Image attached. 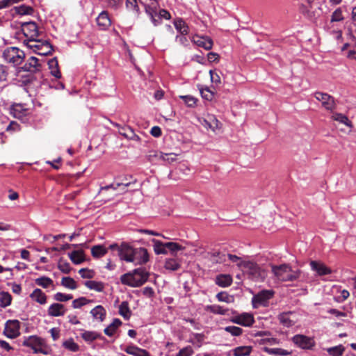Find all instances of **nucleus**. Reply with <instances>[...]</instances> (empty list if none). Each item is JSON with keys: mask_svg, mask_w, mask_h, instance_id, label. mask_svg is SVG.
I'll use <instances>...</instances> for the list:
<instances>
[{"mask_svg": "<svg viewBox=\"0 0 356 356\" xmlns=\"http://www.w3.org/2000/svg\"><path fill=\"white\" fill-rule=\"evenodd\" d=\"M149 276V273L143 268H138L122 275L120 277L122 284L131 287H139L145 284Z\"/></svg>", "mask_w": 356, "mask_h": 356, "instance_id": "obj_1", "label": "nucleus"}, {"mask_svg": "<svg viewBox=\"0 0 356 356\" xmlns=\"http://www.w3.org/2000/svg\"><path fill=\"white\" fill-rule=\"evenodd\" d=\"M238 266L242 270L245 275L254 282H262L267 275L265 269L252 261H240Z\"/></svg>", "mask_w": 356, "mask_h": 356, "instance_id": "obj_2", "label": "nucleus"}, {"mask_svg": "<svg viewBox=\"0 0 356 356\" xmlns=\"http://www.w3.org/2000/svg\"><path fill=\"white\" fill-rule=\"evenodd\" d=\"M272 272L275 277L280 282L296 281L299 279L301 274L300 270H293L288 264L272 266Z\"/></svg>", "mask_w": 356, "mask_h": 356, "instance_id": "obj_3", "label": "nucleus"}, {"mask_svg": "<svg viewBox=\"0 0 356 356\" xmlns=\"http://www.w3.org/2000/svg\"><path fill=\"white\" fill-rule=\"evenodd\" d=\"M30 49L38 55L47 56L51 54L53 47L47 40H24L23 42Z\"/></svg>", "mask_w": 356, "mask_h": 356, "instance_id": "obj_4", "label": "nucleus"}, {"mask_svg": "<svg viewBox=\"0 0 356 356\" xmlns=\"http://www.w3.org/2000/svg\"><path fill=\"white\" fill-rule=\"evenodd\" d=\"M4 60L14 66L20 65L24 60V52L17 47H12L6 49L3 52Z\"/></svg>", "mask_w": 356, "mask_h": 356, "instance_id": "obj_5", "label": "nucleus"}, {"mask_svg": "<svg viewBox=\"0 0 356 356\" xmlns=\"http://www.w3.org/2000/svg\"><path fill=\"white\" fill-rule=\"evenodd\" d=\"M23 346L31 348L34 353L48 354L44 340L36 336H31L25 339L23 341Z\"/></svg>", "mask_w": 356, "mask_h": 356, "instance_id": "obj_6", "label": "nucleus"}, {"mask_svg": "<svg viewBox=\"0 0 356 356\" xmlns=\"http://www.w3.org/2000/svg\"><path fill=\"white\" fill-rule=\"evenodd\" d=\"M19 321L17 320H8L5 324L3 333L10 339H15L20 334Z\"/></svg>", "mask_w": 356, "mask_h": 356, "instance_id": "obj_7", "label": "nucleus"}, {"mask_svg": "<svg viewBox=\"0 0 356 356\" xmlns=\"http://www.w3.org/2000/svg\"><path fill=\"white\" fill-rule=\"evenodd\" d=\"M131 263L134 265H143L149 261V253L145 248H134Z\"/></svg>", "mask_w": 356, "mask_h": 356, "instance_id": "obj_8", "label": "nucleus"}, {"mask_svg": "<svg viewBox=\"0 0 356 356\" xmlns=\"http://www.w3.org/2000/svg\"><path fill=\"white\" fill-rule=\"evenodd\" d=\"M22 29L24 35L28 38L27 40H35L40 35L38 27L34 22L22 23Z\"/></svg>", "mask_w": 356, "mask_h": 356, "instance_id": "obj_9", "label": "nucleus"}, {"mask_svg": "<svg viewBox=\"0 0 356 356\" xmlns=\"http://www.w3.org/2000/svg\"><path fill=\"white\" fill-rule=\"evenodd\" d=\"M273 291L270 290H264L254 296L252 298V303L254 307L259 306H266L268 300L273 296Z\"/></svg>", "mask_w": 356, "mask_h": 356, "instance_id": "obj_10", "label": "nucleus"}, {"mask_svg": "<svg viewBox=\"0 0 356 356\" xmlns=\"http://www.w3.org/2000/svg\"><path fill=\"white\" fill-rule=\"evenodd\" d=\"M314 97L322 103V105L327 110H333L335 108L334 98L327 93L316 92Z\"/></svg>", "mask_w": 356, "mask_h": 356, "instance_id": "obj_11", "label": "nucleus"}, {"mask_svg": "<svg viewBox=\"0 0 356 356\" xmlns=\"http://www.w3.org/2000/svg\"><path fill=\"white\" fill-rule=\"evenodd\" d=\"M134 248L127 243H122L119 249L118 256L122 261L131 262L134 253Z\"/></svg>", "mask_w": 356, "mask_h": 356, "instance_id": "obj_12", "label": "nucleus"}, {"mask_svg": "<svg viewBox=\"0 0 356 356\" xmlns=\"http://www.w3.org/2000/svg\"><path fill=\"white\" fill-rule=\"evenodd\" d=\"M293 342L303 349H309L314 346V341L312 339L305 335L297 334L292 339Z\"/></svg>", "mask_w": 356, "mask_h": 356, "instance_id": "obj_13", "label": "nucleus"}, {"mask_svg": "<svg viewBox=\"0 0 356 356\" xmlns=\"http://www.w3.org/2000/svg\"><path fill=\"white\" fill-rule=\"evenodd\" d=\"M47 312L48 315L50 316H62L65 315L66 312V308L63 304L53 303L49 307Z\"/></svg>", "mask_w": 356, "mask_h": 356, "instance_id": "obj_14", "label": "nucleus"}, {"mask_svg": "<svg viewBox=\"0 0 356 356\" xmlns=\"http://www.w3.org/2000/svg\"><path fill=\"white\" fill-rule=\"evenodd\" d=\"M97 26L101 30H106L111 25L107 11H102L96 19Z\"/></svg>", "mask_w": 356, "mask_h": 356, "instance_id": "obj_15", "label": "nucleus"}, {"mask_svg": "<svg viewBox=\"0 0 356 356\" xmlns=\"http://www.w3.org/2000/svg\"><path fill=\"white\" fill-rule=\"evenodd\" d=\"M21 68L24 72H35L40 70V65L38 63V59L32 56Z\"/></svg>", "mask_w": 356, "mask_h": 356, "instance_id": "obj_16", "label": "nucleus"}, {"mask_svg": "<svg viewBox=\"0 0 356 356\" xmlns=\"http://www.w3.org/2000/svg\"><path fill=\"white\" fill-rule=\"evenodd\" d=\"M310 266L312 269L316 271L319 275H325L332 273L330 268L327 267L323 263L316 261H312L310 262Z\"/></svg>", "mask_w": 356, "mask_h": 356, "instance_id": "obj_17", "label": "nucleus"}, {"mask_svg": "<svg viewBox=\"0 0 356 356\" xmlns=\"http://www.w3.org/2000/svg\"><path fill=\"white\" fill-rule=\"evenodd\" d=\"M10 113L14 118L22 120L27 115L29 111L22 104H15L12 106Z\"/></svg>", "mask_w": 356, "mask_h": 356, "instance_id": "obj_18", "label": "nucleus"}, {"mask_svg": "<svg viewBox=\"0 0 356 356\" xmlns=\"http://www.w3.org/2000/svg\"><path fill=\"white\" fill-rule=\"evenodd\" d=\"M193 42L197 46L203 47L206 50H209L213 47V41L208 37H195Z\"/></svg>", "mask_w": 356, "mask_h": 356, "instance_id": "obj_19", "label": "nucleus"}, {"mask_svg": "<svg viewBox=\"0 0 356 356\" xmlns=\"http://www.w3.org/2000/svg\"><path fill=\"white\" fill-rule=\"evenodd\" d=\"M124 351L129 354L134 356H150L149 353L145 349H142L138 348L136 346H128Z\"/></svg>", "mask_w": 356, "mask_h": 356, "instance_id": "obj_20", "label": "nucleus"}, {"mask_svg": "<svg viewBox=\"0 0 356 356\" xmlns=\"http://www.w3.org/2000/svg\"><path fill=\"white\" fill-rule=\"evenodd\" d=\"M90 314L95 319L102 322L106 318V312L103 306L97 305L90 311Z\"/></svg>", "mask_w": 356, "mask_h": 356, "instance_id": "obj_21", "label": "nucleus"}, {"mask_svg": "<svg viewBox=\"0 0 356 356\" xmlns=\"http://www.w3.org/2000/svg\"><path fill=\"white\" fill-rule=\"evenodd\" d=\"M232 281V277L229 275L221 274L216 278V284L221 287L229 286Z\"/></svg>", "mask_w": 356, "mask_h": 356, "instance_id": "obj_22", "label": "nucleus"}, {"mask_svg": "<svg viewBox=\"0 0 356 356\" xmlns=\"http://www.w3.org/2000/svg\"><path fill=\"white\" fill-rule=\"evenodd\" d=\"M30 297L41 305H44L47 302V296L40 289H35L30 295Z\"/></svg>", "mask_w": 356, "mask_h": 356, "instance_id": "obj_23", "label": "nucleus"}, {"mask_svg": "<svg viewBox=\"0 0 356 356\" xmlns=\"http://www.w3.org/2000/svg\"><path fill=\"white\" fill-rule=\"evenodd\" d=\"M119 133L120 135L123 136L124 138L127 139L133 140H140L139 136L134 133V130L131 127H121L119 130Z\"/></svg>", "mask_w": 356, "mask_h": 356, "instance_id": "obj_24", "label": "nucleus"}, {"mask_svg": "<svg viewBox=\"0 0 356 356\" xmlns=\"http://www.w3.org/2000/svg\"><path fill=\"white\" fill-rule=\"evenodd\" d=\"M204 122L213 131L220 129L222 127L221 122L213 115H209Z\"/></svg>", "mask_w": 356, "mask_h": 356, "instance_id": "obj_25", "label": "nucleus"}, {"mask_svg": "<svg viewBox=\"0 0 356 356\" xmlns=\"http://www.w3.org/2000/svg\"><path fill=\"white\" fill-rule=\"evenodd\" d=\"M346 10L345 6L337 8L332 14L330 22H343L345 19V17L343 15V12Z\"/></svg>", "mask_w": 356, "mask_h": 356, "instance_id": "obj_26", "label": "nucleus"}, {"mask_svg": "<svg viewBox=\"0 0 356 356\" xmlns=\"http://www.w3.org/2000/svg\"><path fill=\"white\" fill-rule=\"evenodd\" d=\"M121 325L122 321L118 318H115L113 322L104 329V333L108 337H112Z\"/></svg>", "mask_w": 356, "mask_h": 356, "instance_id": "obj_27", "label": "nucleus"}, {"mask_svg": "<svg viewBox=\"0 0 356 356\" xmlns=\"http://www.w3.org/2000/svg\"><path fill=\"white\" fill-rule=\"evenodd\" d=\"M48 65L50 69L51 74L56 78L60 79L61 77V73L58 68V63L56 58L51 59L48 62Z\"/></svg>", "mask_w": 356, "mask_h": 356, "instance_id": "obj_28", "label": "nucleus"}, {"mask_svg": "<svg viewBox=\"0 0 356 356\" xmlns=\"http://www.w3.org/2000/svg\"><path fill=\"white\" fill-rule=\"evenodd\" d=\"M205 310L215 314L226 315L228 314L229 309L217 305H207Z\"/></svg>", "mask_w": 356, "mask_h": 356, "instance_id": "obj_29", "label": "nucleus"}, {"mask_svg": "<svg viewBox=\"0 0 356 356\" xmlns=\"http://www.w3.org/2000/svg\"><path fill=\"white\" fill-rule=\"evenodd\" d=\"M12 296L7 291H0V307L6 308L11 305Z\"/></svg>", "mask_w": 356, "mask_h": 356, "instance_id": "obj_30", "label": "nucleus"}, {"mask_svg": "<svg viewBox=\"0 0 356 356\" xmlns=\"http://www.w3.org/2000/svg\"><path fill=\"white\" fill-rule=\"evenodd\" d=\"M152 241L154 243V251L156 254H166L168 253L165 243L153 238Z\"/></svg>", "mask_w": 356, "mask_h": 356, "instance_id": "obj_31", "label": "nucleus"}, {"mask_svg": "<svg viewBox=\"0 0 356 356\" xmlns=\"http://www.w3.org/2000/svg\"><path fill=\"white\" fill-rule=\"evenodd\" d=\"M119 314L126 320H128L131 315V312L129 307V303L127 301L121 302L119 307Z\"/></svg>", "mask_w": 356, "mask_h": 356, "instance_id": "obj_32", "label": "nucleus"}, {"mask_svg": "<svg viewBox=\"0 0 356 356\" xmlns=\"http://www.w3.org/2000/svg\"><path fill=\"white\" fill-rule=\"evenodd\" d=\"M331 118L333 120L339 122L340 123H342L350 128L353 127L352 122L348 120L347 116L344 115L343 114L335 113L332 114Z\"/></svg>", "mask_w": 356, "mask_h": 356, "instance_id": "obj_33", "label": "nucleus"}, {"mask_svg": "<svg viewBox=\"0 0 356 356\" xmlns=\"http://www.w3.org/2000/svg\"><path fill=\"white\" fill-rule=\"evenodd\" d=\"M252 347L248 346H238L233 350L234 356H248L252 352Z\"/></svg>", "mask_w": 356, "mask_h": 356, "instance_id": "obj_34", "label": "nucleus"}, {"mask_svg": "<svg viewBox=\"0 0 356 356\" xmlns=\"http://www.w3.org/2000/svg\"><path fill=\"white\" fill-rule=\"evenodd\" d=\"M108 250L103 245H97L91 248V254L95 258H99L104 256Z\"/></svg>", "mask_w": 356, "mask_h": 356, "instance_id": "obj_35", "label": "nucleus"}, {"mask_svg": "<svg viewBox=\"0 0 356 356\" xmlns=\"http://www.w3.org/2000/svg\"><path fill=\"white\" fill-rule=\"evenodd\" d=\"M164 267L167 270H177L180 268V262L174 258L167 259L165 262Z\"/></svg>", "mask_w": 356, "mask_h": 356, "instance_id": "obj_36", "label": "nucleus"}, {"mask_svg": "<svg viewBox=\"0 0 356 356\" xmlns=\"http://www.w3.org/2000/svg\"><path fill=\"white\" fill-rule=\"evenodd\" d=\"M175 29L182 35L188 33V26L182 19H176L174 22Z\"/></svg>", "mask_w": 356, "mask_h": 356, "instance_id": "obj_37", "label": "nucleus"}, {"mask_svg": "<svg viewBox=\"0 0 356 356\" xmlns=\"http://www.w3.org/2000/svg\"><path fill=\"white\" fill-rule=\"evenodd\" d=\"M85 286L90 289L95 290L98 292H102L104 289V285L101 282L94 280L86 281L84 283Z\"/></svg>", "mask_w": 356, "mask_h": 356, "instance_id": "obj_38", "label": "nucleus"}, {"mask_svg": "<svg viewBox=\"0 0 356 356\" xmlns=\"http://www.w3.org/2000/svg\"><path fill=\"white\" fill-rule=\"evenodd\" d=\"M69 257L74 264H80L84 261L83 251H73L69 254Z\"/></svg>", "mask_w": 356, "mask_h": 356, "instance_id": "obj_39", "label": "nucleus"}, {"mask_svg": "<svg viewBox=\"0 0 356 356\" xmlns=\"http://www.w3.org/2000/svg\"><path fill=\"white\" fill-rule=\"evenodd\" d=\"M163 154L162 152L151 150L148 152L147 159L149 162L156 163L162 160Z\"/></svg>", "mask_w": 356, "mask_h": 356, "instance_id": "obj_40", "label": "nucleus"}, {"mask_svg": "<svg viewBox=\"0 0 356 356\" xmlns=\"http://www.w3.org/2000/svg\"><path fill=\"white\" fill-rule=\"evenodd\" d=\"M81 337L87 342H92L97 339L102 338L100 334L93 331H85L81 334Z\"/></svg>", "mask_w": 356, "mask_h": 356, "instance_id": "obj_41", "label": "nucleus"}, {"mask_svg": "<svg viewBox=\"0 0 356 356\" xmlns=\"http://www.w3.org/2000/svg\"><path fill=\"white\" fill-rule=\"evenodd\" d=\"M61 285L70 289H76L77 284L75 280L70 277H63L61 280Z\"/></svg>", "mask_w": 356, "mask_h": 356, "instance_id": "obj_42", "label": "nucleus"}, {"mask_svg": "<svg viewBox=\"0 0 356 356\" xmlns=\"http://www.w3.org/2000/svg\"><path fill=\"white\" fill-rule=\"evenodd\" d=\"M264 350L270 354L273 355H280V356H286L290 354V352L287 351L286 350H284L282 348H270L265 347L264 348Z\"/></svg>", "mask_w": 356, "mask_h": 356, "instance_id": "obj_43", "label": "nucleus"}, {"mask_svg": "<svg viewBox=\"0 0 356 356\" xmlns=\"http://www.w3.org/2000/svg\"><path fill=\"white\" fill-rule=\"evenodd\" d=\"M202 97L206 100L211 101L214 97V92L208 87L201 86L199 88Z\"/></svg>", "mask_w": 356, "mask_h": 356, "instance_id": "obj_44", "label": "nucleus"}, {"mask_svg": "<svg viewBox=\"0 0 356 356\" xmlns=\"http://www.w3.org/2000/svg\"><path fill=\"white\" fill-rule=\"evenodd\" d=\"M16 13L19 15H32L33 13V8L29 6L21 5L19 6L15 7Z\"/></svg>", "mask_w": 356, "mask_h": 356, "instance_id": "obj_45", "label": "nucleus"}, {"mask_svg": "<svg viewBox=\"0 0 356 356\" xmlns=\"http://www.w3.org/2000/svg\"><path fill=\"white\" fill-rule=\"evenodd\" d=\"M35 282L37 285L40 286L43 288H47L51 285H53V280L47 277H41L37 278L35 280Z\"/></svg>", "mask_w": 356, "mask_h": 356, "instance_id": "obj_46", "label": "nucleus"}, {"mask_svg": "<svg viewBox=\"0 0 356 356\" xmlns=\"http://www.w3.org/2000/svg\"><path fill=\"white\" fill-rule=\"evenodd\" d=\"M241 316V325L243 326H250L254 323L253 316L251 314L243 313Z\"/></svg>", "mask_w": 356, "mask_h": 356, "instance_id": "obj_47", "label": "nucleus"}, {"mask_svg": "<svg viewBox=\"0 0 356 356\" xmlns=\"http://www.w3.org/2000/svg\"><path fill=\"white\" fill-rule=\"evenodd\" d=\"M278 319L281 324L286 327H290L293 325V321L289 318V313H283L279 315Z\"/></svg>", "mask_w": 356, "mask_h": 356, "instance_id": "obj_48", "label": "nucleus"}, {"mask_svg": "<svg viewBox=\"0 0 356 356\" xmlns=\"http://www.w3.org/2000/svg\"><path fill=\"white\" fill-rule=\"evenodd\" d=\"M131 184V181H129L127 183H117V184H111L105 186H102L100 188L99 193H102L104 191H108L109 189L116 190L120 186H123L124 187H127Z\"/></svg>", "mask_w": 356, "mask_h": 356, "instance_id": "obj_49", "label": "nucleus"}, {"mask_svg": "<svg viewBox=\"0 0 356 356\" xmlns=\"http://www.w3.org/2000/svg\"><path fill=\"white\" fill-rule=\"evenodd\" d=\"M157 7L158 4L156 2H152L149 5H145V13L149 17H152V15H156L157 14Z\"/></svg>", "mask_w": 356, "mask_h": 356, "instance_id": "obj_50", "label": "nucleus"}, {"mask_svg": "<svg viewBox=\"0 0 356 356\" xmlns=\"http://www.w3.org/2000/svg\"><path fill=\"white\" fill-rule=\"evenodd\" d=\"M91 302H92V300H88L85 297H81L73 300L72 307L74 309L81 308L82 306L86 305Z\"/></svg>", "mask_w": 356, "mask_h": 356, "instance_id": "obj_51", "label": "nucleus"}, {"mask_svg": "<svg viewBox=\"0 0 356 356\" xmlns=\"http://www.w3.org/2000/svg\"><path fill=\"white\" fill-rule=\"evenodd\" d=\"M327 353L332 356H341L342 355L344 348L343 346L339 345L334 347L329 348L327 350Z\"/></svg>", "mask_w": 356, "mask_h": 356, "instance_id": "obj_52", "label": "nucleus"}, {"mask_svg": "<svg viewBox=\"0 0 356 356\" xmlns=\"http://www.w3.org/2000/svg\"><path fill=\"white\" fill-rule=\"evenodd\" d=\"M73 298L72 295L58 292L54 296V299L58 302H67Z\"/></svg>", "mask_w": 356, "mask_h": 356, "instance_id": "obj_53", "label": "nucleus"}, {"mask_svg": "<svg viewBox=\"0 0 356 356\" xmlns=\"http://www.w3.org/2000/svg\"><path fill=\"white\" fill-rule=\"evenodd\" d=\"M216 298L219 301L225 302L227 303L232 302L234 301V297L229 296L226 292H220L216 295Z\"/></svg>", "mask_w": 356, "mask_h": 356, "instance_id": "obj_54", "label": "nucleus"}, {"mask_svg": "<svg viewBox=\"0 0 356 356\" xmlns=\"http://www.w3.org/2000/svg\"><path fill=\"white\" fill-rule=\"evenodd\" d=\"M63 346L71 351L76 352L79 350V346L76 343L73 339H68L63 343Z\"/></svg>", "mask_w": 356, "mask_h": 356, "instance_id": "obj_55", "label": "nucleus"}, {"mask_svg": "<svg viewBox=\"0 0 356 356\" xmlns=\"http://www.w3.org/2000/svg\"><path fill=\"white\" fill-rule=\"evenodd\" d=\"M126 7L127 9L135 11L138 15L140 14V9L137 0H127Z\"/></svg>", "mask_w": 356, "mask_h": 356, "instance_id": "obj_56", "label": "nucleus"}, {"mask_svg": "<svg viewBox=\"0 0 356 356\" xmlns=\"http://www.w3.org/2000/svg\"><path fill=\"white\" fill-rule=\"evenodd\" d=\"M224 330L227 332L230 333L232 336H240L243 330L236 326H227L224 328Z\"/></svg>", "mask_w": 356, "mask_h": 356, "instance_id": "obj_57", "label": "nucleus"}, {"mask_svg": "<svg viewBox=\"0 0 356 356\" xmlns=\"http://www.w3.org/2000/svg\"><path fill=\"white\" fill-rule=\"evenodd\" d=\"M165 247H167V249L169 250L173 255H175V252L184 249V248L181 245L174 242L165 243Z\"/></svg>", "mask_w": 356, "mask_h": 356, "instance_id": "obj_58", "label": "nucleus"}, {"mask_svg": "<svg viewBox=\"0 0 356 356\" xmlns=\"http://www.w3.org/2000/svg\"><path fill=\"white\" fill-rule=\"evenodd\" d=\"M312 8V6L309 5V6H307L304 4H301L300 6L299 10L300 13H302L304 16L307 17V18H312L314 15L313 13L310 10Z\"/></svg>", "mask_w": 356, "mask_h": 356, "instance_id": "obj_59", "label": "nucleus"}, {"mask_svg": "<svg viewBox=\"0 0 356 356\" xmlns=\"http://www.w3.org/2000/svg\"><path fill=\"white\" fill-rule=\"evenodd\" d=\"M180 98L182 99L185 104L189 107L195 106L197 101L196 98L191 95L180 96Z\"/></svg>", "mask_w": 356, "mask_h": 356, "instance_id": "obj_60", "label": "nucleus"}, {"mask_svg": "<svg viewBox=\"0 0 356 356\" xmlns=\"http://www.w3.org/2000/svg\"><path fill=\"white\" fill-rule=\"evenodd\" d=\"M58 269L64 273H69L71 268L68 262L60 259L58 264Z\"/></svg>", "mask_w": 356, "mask_h": 356, "instance_id": "obj_61", "label": "nucleus"}, {"mask_svg": "<svg viewBox=\"0 0 356 356\" xmlns=\"http://www.w3.org/2000/svg\"><path fill=\"white\" fill-rule=\"evenodd\" d=\"M177 154L175 153H163L162 160L168 163H172L177 160Z\"/></svg>", "mask_w": 356, "mask_h": 356, "instance_id": "obj_62", "label": "nucleus"}, {"mask_svg": "<svg viewBox=\"0 0 356 356\" xmlns=\"http://www.w3.org/2000/svg\"><path fill=\"white\" fill-rule=\"evenodd\" d=\"M79 273L83 278L91 279L95 276V272L88 268L80 269Z\"/></svg>", "mask_w": 356, "mask_h": 356, "instance_id": "obj_63", "label": "nucleus"}, {"mask_svg": "<svg viewBox=\"0 0 356 356\" xmlns=\"http://www.w3.org/2000/svg\"><path fill=\"white\" fill-rule=\"evenodd\" d=\"M193 354V350L191 346H188L181 349L175 356H191Z\"/></svg>", "mask_w": 356, "mask_h": 356, "instance_id": "obj_64", "label": "nucleus"}]
</instances>
